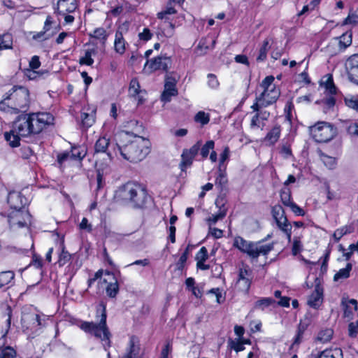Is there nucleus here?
<instances>
[{
    "instance_id": "obj_54",
    "label": "nucleus",
    "mask_w": 358,
    "mask_h": 358,
    "mask_svg": "<svg viewBox=\"0 0 358 358\" xmlns=\"http://www.w3.org/2000/svg\"><path fill=\"white\" fill-rule=\"evenodd\" d=\"M82 120V124L86 127H89L94 123V118L92 115H90L86 113H83L80 115Z\"/></svg>"
},
{
    "instance_id": "obj_35",
    "label": "nucleus",
    "mask_w": 358,
    "mask_h": 358,
    "mask_svg": "<svg viewBox=\"0 0 358 358\" xmlns=\"http://www.w3.org/2000/svg\"><path fill=\"white\" fill-rule=\"evenodd\" d=\"M320 159H321L322 162H323V164H324V166L327 169H329L330 170H333L336 168V158L322 153L320 155Z\"/></svg>"
},
{
    "instance_id": "obj_14",
    "label": "nucleus",
    "mask_w": 358,
    "mask_h": 358,
    "mask_svg": "<svg viewBox=\"0 0 358 358\" xmlns=\"http://www.w3.org/2000/svg\"><path fill=\"white\" fill-rule=\"evenodd\" d=\"M176 10L172 6H168L166 9L157 14L159 19L164 20L160 24L161 29L164 35L166 37H171L173 34L174 24L169 21V18L166 17L167 15L175 14Z\"/></svg>"
},
{
    "instance_id": "obj_53",
    "label": "nucleus",
    "mask_w": 358,
    "mask_h": 358,
    "mask_svg": "<svg viewBox=\"0 0 358 358\" xmlns=\"http://www.w3.org/2000/svg\"><path fill=\"white\" fill-rule=\"evenodd\" d=\"M358 334V320L350 322L348 324V335L351 338H355Z\"/></svg>"
},
{
    "instance_id": "obj_58",
    "label": "nucleus",
    "mask_w": 358,
    "mask_h": 358,
    "mask_svg": "<svg viewBox=\"0 0 358 358\" xmlns=\"http://www.w3.org/2000/svg\"><path fill=\"white\" fill-rule=\"evenodd\" d=\"M172 351V344L170 341H167L162 350L159 358H169Z\"/></svg>"
},
{
    "instance_id": "obj_7",
    "label": "nucleus",
    "mask_w": 358,
    "mask_h": 358,
    "mask_svg": "<svg viewBox=\"0 0 358 358\" xmlns=\"http://www.w3.org/2000/svg\"><path fill=\"white\" fill-rule=\"evenodd\" d=\"M310 134L315 141L326 143L333 138L336 134V130L330 124L321 122L309 127Z\"/></svg>"
},
{
    "instance_id": "obj_52",
    "label": "nucleus",
    "mask_w": 358,
    "mask_h": 358,
    "mask_svg": "<svg viewBox=\"0 0 358 358\" xmlns=\"http://www.w3.org/2000/svg\"><path fill=\"white\" fill-rule=\"evenodd\" d=\"M302 250L301 242L298 237H294L293 239V244L292 248V252L293 255H298Z\"/></svg>"
},
{
    "instance_id": "obj_19",
    "label": "nucleus",
    "mask_w": 358,
    "mask_h": 358,
    "mask_svg": "<svg viewBox=\"0 0 358 358\" xmlns=\"http://www.w3.org/2000/svg\"><path fill=\"white\" fill-rule=\"evenodd\" d=\"M323 301V288L317 284L313 293L310 294L308 299V304L313 308H318Z\"/></svg>"
},
{
    "instance_id": "obj_48",
    "label": "nucleus",
    "mask_w": 358,
    "mask_h": 358,
    "mask_svg": "<svg viewBox=\"0 0 358 358\" xmlns=\"http://www.w3.org/2000/svg\"><path fill=\"white\" fill-rule=\"evenodd\" d=\"M264 126H265V122H263V121L261 120L260 117L256 113L254 115V116L252 117L251 122H250V127L252 129L259 128L262 130L264 129Z\"/></svg>"
},
{
    "instance_id": "obj_57",
    "label": "nucleus",
    "mask_w": 358,
    "mask_h": 358,
    "mask_svg": "<svg viewBox=\"0 0 358 358\" xmlns=\"http://www.w3.org/2000/svg\"><path fill=\"white\" fill-rule=\"evenodd\" d=\"M29 266H33L37 269H41L43 267L42 258L39 255L34 254Z\"/></svg>"
},
{
    "instance_id": "obj_9",
    "label": "nucleus",
    "mask_w": 358,
    "mask_h": 358,
    "mask_svg": "<svg viewBox=\"0 0 358 358\" xmlns=\"http://www.w3.org/2000/svg\"><path fill=\"white\" fill-rule=\"evenodd\" d=\"M271 213L278 228L283 231L289 242L292 239V225L288 222L285 210L280 205H275L271 210Z\"/></svg>"
},
{
    "instance_id": "obj_28",
    "label": "nucleus",
    "mask_w": 358,
    "mask_h": 358,
    "mask_svg": "<svg viewBox=\"0 0 358 358\" xmlns=\"http://www.w3.org/2000/svg\"><path fill=\"white\" fill-rule=\"evenodd\" d=\"M13 47V37L10 34H0V50L11 49Z\"/></svg>"
},
{
    "instance_id": "obj_5",
    "label": "nucleus",
    "mask_w": 358,
    "mask_h": 358,
    "mask_svg": "<svg viewBox=\"0 0 358 358\" xmlns=\"http://www.w3.org/2000/svg\"><path fill=\"white\" fill-rule=\"evenodd\" d=\"M6 101H10L8 106L17 112L26 110L29 104V92L24 87L13 86L3 96V99L0 102V110H3L2 106Z\"/></svg>"
},
{
    "instance_id": "obj_46",
    "label": "nucleus",
    "mask_w": 358,
    "mask_h": 358,
    "mask_svg": "<svg viewBox=\"0 0 358 358\" xmlns=\"http://www.w3.org/2000/svg\"><path fill=\"white\" fill-rule=\"evenodd\" d=\"M16 355V351L13 348L7 346L1 350L0 358H15Z\"/></svg>"
},
{
    "instance_id": "obj_33",
    "label": "nucleus",
    "mask_w": 358,
    "mask_h": 358,
    "mask_svg": "<svg viewBox=\"0 0 358 358\" xmlns=\"http://www.w3.org/2000/svg\"><path fill=\"white\" fill-rule=\"evenodd\" d=\"M14 277L15 273L11 271L0 272V288L8 285Z\"/></svg>"
},
{
    "instance_id": "obj_59",
    "label": "nucleus",
    "mask_w": 358,
    "mask_h": 358,
    "mask_svg": "<svg viewBox=\"0 0 358 358\" xmlns=\"http://www.w3.org/2000/svg\"><path fill=\"white\" fill-rule=\"evenodd\" d=\"M208 258V250L206 247H202L196 255V260L198 261H206Z\"/></svg>"
},
{
    "instance_id": "obj_39",
    "label": "nucleus",
    "mask_w": 358,
    "mask_h": 358,
    "mask_svg": "<svg viewBox=\"0 0 358 358\" xmlns=\"http://www.w3.org/2000/svg\"><path fill=\"white\" fill-rule=\"evenodd\" d=\"M94 53V50H87L85 52V55L80 58L79 64L81 65L92 66L94 64V59L92 56Z\"/></svg>"
},
{
    "instance_id": "obj_63",
    "label": "nucleus",
    "mask_w": 358,
    "mask_h": 358,
    "mask_svg": "<svg viewBox=\"0 0 358 358\" xmlns=\"http://www.w3.org/2000/svg\"><path fill=\"white\" fill-rule=\"evenodd\" d=\"M152 36V34L148 28H144L143 31L138 34L139 39L144 41L150 40Z\"/></svg>"
},
{
    "instance_id": "obj_6",
    "label": "nucleus",
    "mask_w": 358,
    "mask_h": 358,
    "mask_svg": "<svg viewBox=\"0 0 358 358\" xmlns=\"http://www.w3.org/2000/svg\"><path fill=\"white\" fill-rule=\"evenodd\" d=\"M234 246L253 259L257 258L260 255H266L273 249V244L250 242L240 236L235 238Z\"/></svg>"
},
{
    "instance_id": "obj_36",
    "label": "nucleus",
    "mask_w": 358,
    "mask_h": 358,
    "mask_svg": "<svg viewBox=\"0 0 358 358\" xmlns=\"http://www.w3.org/2000/svg\"><path fill=\"white\" fill-rule=\"evenodd\" d=\"M90 36L101 41L103 43H104L107 39L106 31L103 27L95 29L92 33L90 34Z\"/></svg>"
},
{
    "instance_id": "obj_47",
    "label": "nucleus",
    "mask_w": 358,
    "mask_h": 358,
    "mask_svg": "<svg viewBox=\"0 0 358 358\" xmlns=\"http://www.w3.org/2000/svg\"><path fill=\"white\" fill-rule=\"evenodd\" d=\"M352 231V227L350 226H345L342 228L338 229L334 233V237L337 241L340 240L344 235L350 234Z\"/></svg>"
},
{
    "instance_id": "obj_60",
    "label": "nucleus",
    "mask_w": 358,
    "mask_h": 358,
    "mask_svg": "<svg viewBox=\"0 0 358 358\" xmlns=\"http://www.w3.org/2000/svg\"><path fill=\"white\" fill-rule=\"evenodd\" d=\"M229 155L230 150L229 147H224L222 152L220 155L219 168L222 169V166L224 162L229 159Z\"/></svg>"
},
{
    "instance_id": "obj_49",
    "label": "nucleus",
    "mask_w": 358,
    "mask_h": 358,
    "mask_svg": "<svg viewBox=\"0 0 358 358\" xmlns=\"http://www.w3.org/2000/svg\"><path fill=\"white\" fill-rule=\"evenodd\" d=\"M274 77L273 76H266L262 82L260 87L263 89V90L273 89V87H276L275 85H273Z\"/></svg>"
},
{
    "instance_id": "obj_43",
    "label": "nucleus",
    "mask_w": 358,
    "mask_h": 358,
    "mask_svg": "<svg viewBox=\"0 0 358 358\" xmlns=\"http://www.w3.org/2000/svg\"><path fill=\"white\" fill-rule=\"evenodd\" d=\"M71 255L66 251L64 248L62 249V252L59 255V259L57 261L59 266H63L66 264L71 259Z\"/></svg>"
},
{
    "instance_id": "obj_34",
    "label": "nucleus",
    "mask_w": 358,
    "mask_h": 358,
    "mask_svg": "<svg viewBox=\"0 0 358 358\" xmlns=\"http://www.w3.org/2000/svg\"><path fill=\"white\" fill-rule=\"evenodd\" d=\"M139 347L134 344V338H131L129 341V349L127 353L122 358H138L139 353Z\"/></svg>"
},
{
    "instance_id": "obj_12",
    "label": "nucleus",
    "mask_w": 358,
    "mask_h": 358,
    "mask_svg": "<svg viewBox=\"0 0 358 358\" xmlns=\"http://www.w3.org/2000/svg\"><path fill=\"white\" fill-rule=\"evenodd\" d=\"M171 58L166 55H161L153 59L147 60L145 64V66H148L151 71H167L171 68Z\"/></svg>"
},
{
    "instance_id": "obj_1",
    "label": "nucleus",
    "mask_w": 358,
    "mask_h": 358,
    "mask_svg": "<svg viewBox=\"0 0 358 358\" xmlns=\"http://www.w3.org/2000/svg\"><path fill=\"white\" fill-rule=\"evenodd\" d=\"M54 117L49 113H38L20 115L9 132L4 134L6 141L12 148L20 145L22 137L39 134L47 126L53 124Z\"/></svg>"
},
{
    "instance_id": "obj_24",
    "label": "nucleus",
    "mask_w": 358,
    "mask_h": 358,
    "mask_svg": "<svg viewBox=\"0 0 358 358\" xmlns=\"http://www.w3.org/2000/svg\"><path fill=\"white\" fill-rule=\"evenodd\" d=\"M141 92V91L140 90V85L138 80L136 78H133L129 84V94L133 97L138 96V103H141L143 102L141 96H139Z\"/></svg>"
},
{
    "instance_id": "obj_17",
    "label": "nucleus",
    "mask_w": 358,
    "mask_h": 358,
    "mask_svg": "<svg viewBox=\"0 0 358 358\" xmlns=\"http://www.w3.org/2000/svg\"><path fill=\"white\" fill-rule=\"evenodd\" d=\"M7 201L10 210L25 208L24 206L26 204V199L20 192L16 191L10 192L8 195Z\"/></svg>"
},
{
    "instance_id": "obj_16",
    "label": "nucleus",
    "mask_w": 358,
    "mask_h": 358,
    "mask_svg": "<svg viewBox=\"0 0 358 358\" xmlns=\"http://www.w3.org/2000/svg\"><path fill=\"white\" fill-rule=\"evenodd\" d=\"M345 66L349 79L358 85V55L350 56L346 60Z\"/></svg>"
},
{
    "instance_id": "obj_2",
    "label": "nucleus",
    "mask_w": 358,
    "mask_h": 358,
    "mask_svg": "<svg viewBox=\"0 0 358 358\" xmlns=\"http://www.w3.org/2000/svg\"><path fill=\"white\" fill-rule=\"evenodd\" d=\"M150 141L141 136H134L123 145H117V150L126 160L136 163L142 161L150 152Z\"/></svg>"
},
{
    "instance_id": "obj_3",
    "label": "nucleus",
    "mask_w": 358,
    "mask_h": 358,
    "mask_svg": "<svg viewBox=\"0 0 358 358\" xmlns=\"http://www.w3.org/2000/svg\"><path fill=\"white\" fill-rule=\"evenodd\" d=\"M96 317H100L99 322H85L82 323L80 327L85 332L90 333L94 336L100 338L103 342L105 350L110 346V334L106 326V306L101 304L96 310Z\"/></svg>"
},
{
    "instance_id": "obj_45",
    "label": "nucleus",
    "mask_w": 358,
    "mask_h": 358,
    "mask_svg": "<svg viewBox=\"0 0 358 358\" xmlns=\"http://www.w3.org/2000/svg\"><path fill=\"white\" fill-rule=\"evenodd\" d=\"M194 120L196 122L201 123L202 125H205L209 122L210 116L204 111H199L194 116Z\"/></svg>"
},
{
    "instance_id": "obj_30",
    "label": "nucleus",
    "mask_w": 358,
    "mask_h": 358,
    "mask_svg": "<svg viewBox=\"0 0 358 358\" xmlns=\"http://www.w3.org/2000/svg\"><path fill=\"white\" fill-rule=\"evenodd\" d=\"M273 303H275V300L272 298H262L255 302L254 308L264 310Z\"/></svg>"
},
{
    "instance_id": "obj_29",
    "label": "nucleus",
    "mask_w": 358,
    "mask_h": 358,
    "mask_svg": "<svg viewBox=\"0 0 358 358\" xmlns=\"http://www.w3.org/2000/svg\"><path fill=\"white\" fill-rule=\"evenodd\" d=\"M344 317H350L353 314V310L357 309V301L355 299H350L346 304H344Z\"/></svg>"
},
{
    "instance_id": "obj_64",
    "label": "nucleus",
    "mask_w": 358,
    "mask_h": 358,
    "mask_svg": "<svg viewBox=\"0 0 358 358\" xmlns=\"http://www.w3.org/2000/svg\"><path fill=\"white\" fill-rule=\"evenodd\" d=\"M41 66V62L39 59V57L37 55H34L31 57V60L29 63V68L31 69H38Z\"/></svg>"
},
{
    "instance_id": "obj_23",
    "label": "nucleus",
    "mask_w": 358,
    "mask_h": 358,
    "mask_svg": "<svg viewBox=\"0 0 358 358\" xmlns=\"http://www.w3.org/2000/svg\"><path fill=\"white\" fill-rule=\"evenodd\" d=\"M320 85L331 94H336V87L334 83L333 76L331 74L324 76L320 81Z\"/></svg>"
},
{
    "instance_id": "obj_31",
    "label": "nucleus",
    "mask_w": 358,
    "mask_h": 358,
    "mask_svg": "<svg viewBox=\"0 0 358 358\" xmlns=\"http://www.w3.org/2000/svg\"><path fill=\"white\" fill-rule=\"evenodd\" d=\"M346 106L358 113V96L348 94L344 97Z\"/></svg>"
},
{
    "instance_id": "obj_18",
    "label": "nucleus",
    "mask_w": 358,
    "mask_h": 358,
    "mask_svg": "<svg viewBox=\"0 0 358 358\" xmlns=\"http://www.w3.org/2000/svg\"><path fill=\"white\" fill-rule=\"evenodd\" d=\"M252 276V271L249 266H245L239 269L238 284L240 289L243 291L248 292L250 287Z\"/></svg>"
},
{
    "instance_id": "obj_37",
    "label": "nucleus",
    "mask_w": 358,
    "mask_h": 358,
    "mask_svg": "<svg viewBox=\"0 0 358 358\" xmlns=\"http://www.w3.org/2000/svg\"><path fill=\"white\" fill-rule=\"evenodd\" d=\"M227 181L226 173L219 168V174L215 179V186L222 190L226 187Z\"/></svg>"
},
{
    "instance_id": "obj_32",
    "label": "nucleus",
    "mask_w": 358,
    "mask_h": 358,
    "mask_svg": "<svg viewBox=\"0 0 358 358\" xmlns=\"http://www.w3.org/2000/svg\"><path fill=\"white\" fill-rule=\"evenodd\" d=\"M280 199L282 203L286 206H289L293 203L292 201L291 190L289 187H285L280 190Z\"/></svg>"
},
{
    "instance_id": "obj_15",
    "label": "nucleus",
    "mask_w": 358,
    "mask_h": 358,
    "mask_svg": "<svg viewBox=\"0 0 358 358\" xmlns=\"http://www.w3.org/2000/svg\"><path fill=\"white\" fill-rule=\"evenodd\" d=\"M177 80L171 75H166L165 78L164 90L161 95V100L165 103L169 102L172 96H177L176 87Z\"/></svg>"
},
{
    "instance_id": "obj_13",
    "label": "nucleus",
    "mask_w": 358,
    "mask_h": 358,
    "mask_svg": "<svg viewBox=\"0 0 358 358\" xmlns=\"http://www.w3.org/2000/svg\"><path fill=\"white\" fill-rule=\"evenodd\" d=\"M201 148V141H197L189 149H184L181 155V162L180 167L182 171H185L189 167L193 162L194 158L197 155Z\"/></svg>"
},
{
    "instance_id": "obj_55",
    "label": "nucleus",
    "mask_w": 358,
    "mask_h": 358,
    "mask_svg": "<svg viewBox=\"0 0 358 358\" xmlns=\"http://www.w3.org/2000/svg\"><path fill=\"white\" fill-rule=\"evenodd\" d=\"M53 34H47V32L43 29V31L34 34L32 36V38L34 40H38V41H42L48 40L49 38H50L52 37V36Z\"/></svg>"
},
{
    "instance_id": "obj_42",
    "label": "nucleus",
    "mask_w": 358,
    "mask_h": 358,
    "mask_svg": "<svg viewBox=\"0 0 358 358\" xmlns=\"http://www.w3.org/2000/svg\"><path fill=\"white\" fill-rule=\"evenodd\" d=\"M332 335L333 331L331 329H327L319 332L317 340L322 343H327L331 340Z\"/></svg>"
},
{
    "instance_id": "obj_38",
    "label": "nucleus",
    "mask_w": 358,
    "mask_h": 358,
    "mask_svg": "<svg viewBox=\"0 0 358 358\" xmlns=\"http://www.w3.org/2000/svg\"><path fill=\"white\" fill-rule=\"evenodd\" d=\"M71 152V159L74 160H81L86 155V151L80 147L72 148Z\"/></svg>"
},
{
    "instance_id": "obj_62",
    "label": "nucleus",
    "mask_w": 358,
    "mask_h": 358,
    "mask_svg": "<svg viewBox=\"0 0 358 358\" xmlns=\"http://www.w3.org/2000/svg\"><path fill=\"white\" fill-rule=\"evenodd\" d=\"M310 323V319L308 318L307 317H306L304 318V320L300 321V323L299 324L297 331L300 332V334H303L304 331L308 328V327L309 326Z\"/></svg>"
},
{
    "instance_id": "obj_20",
    "label": "nucleus",
    "mask_w": 358,
    "mask_h": 358,
    "mask_svg": "<svg viewBox=\"0 0 358 358\" xmlns=\"http://www.w3.org/2000/svg\"><path fill=\"white\" fill-rule=\"evenodd\" d=\"M21 322L23 328L33 329L42 325L40 316L36 313H27L22 316Z\"/></svg>"
},
{
    "instance_id": "obj_21",
    "label": "nucleus",
    "mask_w": 358,
    "mask_h": 358,
    "mask_svg": "<svg viewBox=\"0 0 358 358\" xmlns=\"http://www.w3.org/2000/svg\"><path fill=\"white\" fill-rule=\"evenodd\" d=\"M110 145V139L106 136L100 137L95 143L94 152L95 153H106L109 159H112L111 154L108 152V148Z\"/></svg>"
},
{
    "instance_id": "obj_10",
    "label": "nucleus",
    "mask_w": 358,
    "mask_h": 358,
    "mask_svg": "<svg viewBox=\"0 0 358 358\" xmlns=\"http://www.w3.org/2000/svg\"><path fill=\"white\" fill-rule=\"evenodd\" d=\"M280 92L276 87L263 90V92L256 97L255 103L251 106L252 110H258L259 107H267L274 103L280 96Z\"/></svg>"
},
{
    "instance_id": "obj_8",
    "label": "nucleus",
    "mask_w": 358,
    "mask_h": 358,
    "mask_svg": "<svg viewBox=\"0 0 358 358\" xmlns=\"http://www.w3.org/2000/svg\"><path fill=\"white\" fill-rule=\"evenodd\" d=\"M78 0H58L55 13L64 17L65 24H71L75 20Z\"/></svg>"
},
{
    "instance_id": "obj_27",
    "label": "nucleus",
    "mask_w": 358,
    "mask_h": 358,
    "mask_svg": "<svg viewBox=\"0 0 358 358\" xmlns=\"http://www.w3.org/2000/svg\"><path fill=\"white\" fill-rule=\"evenodd\" d=\"M352 268V264L348 263L346 266L340 269L334 276V280L338 281L340 279H346L350 277V271Z\"/></svg>"
},
{
    "instance_id": "obj_40",
    "label": "nucleus",
    "mask_w": 358,
    "mask_h": 358,
    "mask_svg": "<svg viewBox=\"0 0 358 358\" xmlns=\"http://www.w3.org/2000/svg\"><path fill=\"white\" fill-rule=\"evenodd\" d=\"M107 295L110 298L116 296L119 291V285L117 281L115 280L114 282H110L106 288Z\"/></svg>"
},
{
    "instance_id": "obj_25",
    "label": "nucleus",
    "mask_w": 358,
    "mask_h": 358,
    "mask_svg": "<svg viewBox=\"0 0 358 358\" xmlns=\"http://www.w3.org/2000/svg\"><path fill=\"white\" fill-rule=\"evenodd\" d=\"M352 34L351 31H346L339 38V49L345 50L348 47L352 44Z\"/></svg>"
},
{
    "instance_id": "obj_56",
    "label": "nucleus",
    "mask_w": 358,
    "mask_h": 358,
    "mask_svg": "<svg viewBox=\"0 0 358 358\" xmlns=\"http://www.w3.org/2000/svg\"><path fill=\"white\" fill-rule=\"evenodd\" d=\"M358 24V15L356 13L349 14L348 16L343 22V25L347 24Z\"/></svg>"
},
{
    "instance_id": "obj_4",
    "label": "nucleus",
    "mask_w": 358,
    "mask_h": 358,
    "mask_svg": "<svg viewBox=\"0 0 358 358\" xmlns=\"http://www.w3.org/2000/svg\"><path fill=\"white\" fill-rule=\"evenodd\" d=\"M117 196L125 201L130 202L134 207H143L148 199L146 190L140 185L127 182L120 187L117 192Z\"/></svg>"
},
{
    "instance_id": "obj_51",
    "label": "nucleus",
    "mask_w": 358,
    "mask_h": 358,
    "mask_svg": "<svg viewBox=\"0 0 358 358\" xmlns=\"http://www.w3.org/2000/svg\"><path fill=\"white\" fill-rule=\"evenodd\" d=\"M225 210H219L218 213L213 215L208 219L210 225L215 224L219 220H222L225 217Z\"/></svg>"
},
{
    "instance_id": "obj_22",
    "label": "nucleus",
    "mask_w": 358,
    "mask_h": 358,
    "mask_svg": "<svg viewBox=\"0 0 358 358\" xmlns=\"http://www.w3.org/2000/svg\"><path fill=\"white\" fill-rule=\"evenodd\" d=\"M126 45H127V43L123 37L122 33L120 31H117L114 41L115 51L120 55H123L126 50Z\"/></svg>"
},
{
    "instance_id": "obj_11",
    "label": "nucleus",
    "mask_w": 358,
    "mask_h": 358,
    "mask_svg": "<svg viewBox=\"0 0 358 358\" xmlns=\"http://www.w3.org/2000/svg\"><path fill=\"white\" fill-rule=\"evenodd\" d=\"M7 217L10 227L14 229L27 227L31 218L29 213L25 208L10 210Z\"/></svg>"
},
{
    "instance_id": "obj_26",
    "label": "nucleus",
    "mask_w": 358,
    "mask_h": 358,
    "mask_svg": "<svg viewBox=\"0 0 358 358\" xmlns=\"http://www.w3.org/2000/svg\"><path fill=\"white\" fill-rule=\"evenodd\" d=\"M280 136V127L275 126L266 136L265 141H268L271 144L276 143Z\"/></svg>"
},
{
    "instance_id": "obj_44",
    "label": "nucleus",
    "mask_w": 358,
    "mask_h": 358,
    "mask_svg": "<svg viewBox=\"0 0 358 358\" xmlns=\"http://www.w3.org/2000/svg\"><path fill=\"white\" fill-rule=\"evenodd\" d=\"M268 50V41L266 40L263 42V44L259 49V55L257 57V61H258V62L264 61L266 59Z\"/></svg>"
},
{
    "instance_id": "obj_50",
    "label": "nucleus",
    "mask_w": 358,
    "mask_h": 358,
    "mask_svg": "<svg viewBox=\"0 0 358 358\" xmlns=\"http://www.w3.org/2000/svg\"><path fill=\"white\" fill-rule=\"evenodd\" d=\"M208 78V85L209 87L213 90H216L218 88L220 85V83L215 74L209 73L207 76Z\"/></svg>"
},
{
    "instance_id": "obj_41",
    "label": "nucleus",
    "mask_w": 358,
    "mask_h": 358,
    "mask_svg": "<svg viewBox=\"0 0 358 358\" xmlns=\"http://www.w3.org/2000/svg\"><path fill=\"white\" fill-rule=\"evenodd\" d=\"M215 143L213 141H208L202 147L201 146V155L203 159H206L210 150H213Z\"/></svg>"
},
{
    "instance_id": "obj_61",
    "label": "nucleus",
    "mask_w": 358,
    "mask_h": 358,
    "mask_svg": "<svg viewBox=\"0 0 358 358\" xmlns=\"http://www.w3.org/2000/svg\"><path fill=\"white\" fill-rule=\"evenodd\" d=\"M24 75L29 80H34L39 76V72L36 71L35 69H24L23 70Z\"/></svg>"
}]
</instances>
